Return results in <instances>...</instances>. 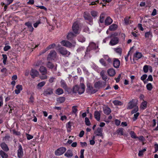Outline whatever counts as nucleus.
I'll return each instance as SVG.
<instances>
[{
  "label": "nucleus",
  "instance_id": "1",
  "mask_svg": "<svg viewBox=\"0 0 158 158\" xmlns=\"http://www.w3.org/2000/svg\"><path fill=\"white\" fill-rule=\"evenodd\" d=\"M80 87L77 85L74 86L72 89L73 93H78L79 94H83L85 90V87L83 83L80 84Z\"/></svg>",
  "mask_w": 158,
  "mask_h": 158
},
{
  "label": "nucleus",
  "instance_id": "2",
  "mask_svg": "<svg viewBox=\"0 0 158 158\" xmlns=\"http://www.w3.org/2000/svg\"><path fill=\"white\" fill-rule=\"evenodd\" d=\"M117 35V34H112L110 36V37L111 38L110 42V44L112 46L115 45L118 43L119 42V39L115 36Z\"/></svg>",
  "mask_w": 158,
  "mask_h": 158
},
{
  "label": "nucleus",
  "instance_id": "3",
  "mask_svg": "<svg viewBox=\"0 0 158 158\" xmlns=\"http://www.w3.org/2000/svg\"><path fill=\"white\" fill-rule=\"evenodd\" d=\"M57 53L55 50H52L48 56L47 59L48 61L54 60L56 57Z\"/></svg>",
  "mask_w": 158,
  "mask_h": 158
},
{
  "label": "nucleus",
  "instance_id": "4",
  "mask_svg": "<svg viewBox=\"0 0 158 158\" xmlns=\"http://www.w3.org/2000/svg\"><path fill=\"white\" fill-rule=\"evenodd\" d=\"M79 25L78 22L76 21L74 22L72 26V30L74 33L76 34H79Z\"/></svg>",
  "mask_w": 158,
  "mask_h": 158
},
{
  "label": "nucleus",
  "instance_id": "5",
  "mask_svg": "<svg viewBox=\"0 0 158 158\" xmlns=\"http://www.w3.org/2000/svg\"><path fill=\"white\" fill-rule=\"evenodd\" d=\"M66 150V148L65 147H60L55 151V154L57 156L61 155L63 154Z\"/></svg>",
  "mask_w": 158,
  "mask_h": 158
},
{
  "label": "nucleus",
  "instance_id": "6",
  "mask_svg": "<svg viewBox=\"0 0 158 158\" xmlns=\"http://www.w3.org/2000/svg\"><path fill=\"white\" fill-rule=\"evenodd\" d=\"M59 52L63 55H67L68 56L70 54V52L63 47H60L58 50Z\"/></svg>",
  "mask_w": 158,
  "mask_h": 158
},
{
  "label": "nucleus",
  "instance_id": "7",
  "mask_svg": "<svg viewBox=\"0 0 158 158\" xmlns=\"http://www.w3.org/2000/svg\"><path fill=\"white\" fill-rule=\"evenodd\" d=\"M135 101V100L132 99L128 103L127 107V109H131L133 107L135 108L136 107H138L137 106V103Z\"/></svg>",
  "mask_w": 158,
  "mask_h": 158
},
{
  "label": "nucleus",
  "instance_id": "8",
  "mask_svg": "<svg viewBox=\"0 0 158 158\" xmlns=\"http://www.w3.org/2000/svg\"><path fill=\"white\" fill-rule=\"evenodd\" d=\"M60 83L61 86L69 93V92L70 90V89L68 87L64 81L63 80H61Z\"/></svg>",
  "mask_w": 158,
  "mask_h": 158
},
{
  "label": "nucleus",
  "instance_id": "9",
  "mask_svg": "<svg viewBox=\"0 0 158 158\" xmlns=\"http://www.w3.org/2000/svg\"><path fill=\"white\" fill-rule=\"evenodd\" d=\"M53 89L51 88H48L45 89L44 92L43 94L45 96L50 95L53 94Z\"/></svg>",
  "mask_w": 158,
  "mask_h": 158
},
{
  "label": "nucleus",
  "instance_id": "10",
  "mask_svg": "<svg viewBox=\"0 0 158 158\" xmlns=\"http://www.w3.org/2000/svg\"><path fill=\"white\" fill-rule=\"evenodd\" d=\"M18 156L19 158H21L23 156V153L22 147L21 145L19 146V149L17 153Z\"/></svg>",
  "mask_w": 158,
  "mask_h": 158
},
{
  "label": "nucleus",
  "instance_id": "11",
  "mask_svg": "<svg viewBox=\"0 0 158 158\" xmlns=\"http://www.w3.org/2000/svg\"><path fill=\"white\" fill-rule=\"evenodd\" d=\"M84 17L85 20H88L89 22L93 21L92 19L89 14L87 12H85L84 14Z\"/></svg>",
  "mask_w": 158,
  "mask_h": 158
},
{
  "label": "nucleus",
  "instance_id": "12",
  "mask_svg": "<svg viewBox=\"0 0 158 158\" xmlns=\"http://www.w3.org/2000/svg\"><path fill=\"white\" fill-rule=\"evenodd\" d=\"M120 64L119 60L117 58H114L113 63L114 67L116 68H118L119 67Z\"/></svg>",
  "mask_w": 158,
  "mask_h": 158
},
{
  "label": "nucleus",
  "instance_id": "13",
  "mask_svg": "<svg viewBox=\"0 0 158 158\" xmlns=\"http://www.w3.org/2000/svg\"><path fill=\"white\" fill-rule=\"evenodd\" d=\"M39 73L38 71L36 70L32 69L30 72V75L33 78H34L37 77Z\"/></svg>",
  "mask_w": 158,
  "mask_h": 158
},
{
  "label": "nucleus",
  "instance_id": "14",
  "mask_svg": "<svg viewBox=\"0 0 158 158\" xmlns=\"http://www.w3.org/2000/svg\"><path fill=\"white\" fill-rule=\"evenodd\" d=\"M0 146L2 149L5 152H8L9 150V148L7 145L4 142L0 144Z\"/></svg>",
  "mask_w": 158,
  "mask_h": 158
},
{
  "label": "nucleus",
  "instance_id": "15",
  "mask_svg": "<svg viewBox=\"0 0 158 158\" xmlns=\"http://www.w3.org/2000/svg\"><path fill=\"white\" fill-rule=\"evenodd\" d=\"M76 34H74L71 32H69L67 35V39L69 40H71L73 38L76 36Z\"/></svg>",
  "mask_w": 158,
  "mask_h": 158
},
{
  "label": "nucleus",
  "instance_id": "16",
  "mask_svg": "<svg viewBox=\"0 0 158 158\" xmlns=\"http://www.w3.org/2000/svg\"><path fill=\"white\" fill-rule=\"evenodd\" d=\"M94 117L95 119L98 121L100 120L101 114L100 111H95L94 113Z\"/></svg>",
  "mask_w": 158,
  "mask_h": 158
},
{
  "label": "nucleus",
  "instance_id": "17",
  "mask_svg": "<svg viewBox=\"0 0 158 158\" xmlns=\"http://www.w3.org/2000/svg\"><path fill=\"white\" fill-rule=\"evenodd\" d=\"M102 128L100 127H98L97 130L95 131L94 133L96 134L97 136H102Z\"/></svg>",
  "mask_w": 158,
  "mask_h": 158
},
{
  "label": "nucleus",
  "instance_id": "18",
  "mask_svg": "<svg viewBox=\"0 0 158 158\" xmlns=\"http://www.w3.org/2000/svg\"><path fill=\"white\" fill-rule=\"evenodd\" d=\"M61 43L63 46L68 47H70L72 45V44L67 41L63 40Z\"/></svg>",
  "mask_w": 158,
  "mask_h": 158
},
{
  "label": "nucleus",
  "instance_id": "19",
  "mask_svg": "<svg viewBox=\"0 0 158 158\" xmlns=\"http://www.w3.org/2000/svg\"><path fill=\"white\" fill-rule=\"evenodd\" d=\"M107 72L110 76H114L116 73L115 70L113 69H108Z\"/></svg>",
  "mask_w": 158,
  "mask_h": 158
},
{
  "label": "nucleus",
  "instance_id": "20",
  "mask_svg": "<svg viewBox=\"0 0 158 158\" xmlns=\"http://www.w3.org/2000/svg\"><path fill=\"white\" fill-rule=\"evenodd\" d=\"M25 25L27 26L29 30L32 32L33 31L34 28L32 27V24L31 23L29 22H27L25 23Z\"/></svg>",
  "mask_w": 158,
  "mask_h": 158
},
{
  "label": "nucleus",
  "instance_id": "21",
  "mask_svg": "<svg viewBox=\"0 0 158 158\" xmlns=\"http://www.w3.org/2000/svg\"><path fill=\"white\" fill-rule=\"evenodd\" d=\"M142 56V54L141 53L136 52L134 54L133 58L136 60H138V59L140 58Z\"/></svg>",
  "mask_w": 158,
  "mask_h": 158
},
{
  "label": "nucleus",
  "instance_id": "22",
  "mask_svg": "<svg viewBox=\"0 0 158 158\" xmlns=\"http://www.w3.org/2000/svg\"><path fill=\"white\" fill-rule=\"evenodd\" d=\"M40 72L43 75H45L47 73V70L46 67L42 66L40 67L39 69Z\"/></svg>",
  "mask_w": 158,
  "mask_h": 158
},
{
  "label": "nucleus",
  "instance_id": "23",
  "mask_svg": "<svg viewBox=\"0 0 158 158\" xmlns=\"http://www.w3.org/2000/svg\"><path fill=\"white\" fill-rule=\"evenodd\" d=\"M112 19L110 17H108L105 20V25H108L111 24L112 22Z\"/></svg>",
  "mask_w": 158,
  "mask_h": 158
},
{
  "label": "nucleus",
  "instance_id": "24",
  "mask_svg": "<svg viewBox=\"0 0 158 158\" xmlns=\"http://www.w3.org/2000/svg\"><path fill=\"white\" fill-rule=\"evenodd\" d=\"M16 89L15 90V93L17 94H19L22 89V86L21 85H18L16 86Z\"/></svg>",
  "mask_w": 158,
  "mask_h": 158
},
{
  "label": "nucleus",
  "instance_id": "25",
  "mask_svg": "<svg viewBox=\"0 0 158 158\" xmlns=\"http://www.w3.org/2000/svg\"><path fill=\"white\" fill-rule=\"evenodd\" d=\"M64 156L68 158L72 157L73 156V154L72 151L70 150H68L65 153Z\"/></svg>",
  "mask_w": 158,
  "mask_h": 158
},
{
  "label": "nucleus",
  "instance_id": "26",
  "mask_svg": "<svg viewBox=\"0 0 158 158\" xmlns=\"http://www.w3.org/2000/svg\"><path fill=\"white\" fill-rule=\"evenodd\" d=\"M100 74L102 79L106 81L107 79V76L105 74V72L103 70H102L100 73Z\"/></svg>",
  "mask_w": 158,
  "mask_h": 158
},
{
  "label": "nucleus",
  "instance_id": "27",
  "mask_svg": "<svg viewBox=\"0 0 158 158\" xmlns=\"http://www.w3.org/2000/svg\"><path fill=\"white\" fill-rule=\"evenodd\" d=\"M63 93V89L60 88H58L55 91V94L58 95H60Z\"/></svg>",
  "mask_w": 158,
  "mask_h": 158
},
{
  "label": "nucleus",
  "instance_id": "28",
  "mask_svg": "<svg viewBox=\"0 0 158 158\" xmlns=\"http://www.w3.org/2000/svg\"><path fill=\"white\" fill-rule=\"evenodd\" d=\"M103 111L104 114L107 115H109L111 112L110 109L108 107L105 108Z\"/></svg>",
  "mask_w": 158,
  "mask_h": 158
},
{
  "label": "nucleus",
  "instance_id": "29",
  "mask_svg": "<svg viewBox=\"0 0 158 158\" xmlns=\"http://www.w3.org/2000/svg\"><path fill=\"white\" fill-rule=\"evenodd\" d=\"M0 155L2 158H7L8 155L2 150L0 151Z\"/></svg>",
  "mask_w": 158,
  "mask_h": 158
},
{
  "label": "nucleus",
  "instance_id": "30",
  "mask_svg": "<svg viewBox=\"0 0 158 158\" xmlns=\"http://www.w3.org/2000/svg\"><path fill=\"white\" fill-rule=\"evenodd\" d=\"M117 25L115 24H113L110 26L109 28V30L110 31H115L117 28Z\"/></svg>",
  "mask_w": 158,
  "mask_h": 158
},
{
  "label": "nucleus",
  "instance_id": "31",
  "mask_svg": "<svg viewBox=\"0 0 158 158\" xmlns=\"http://www.w3.org/2000/svg\"><path fill=\"white\" fill-rule=\"evenodd\" d=\"M50 61H49L46 64V66L49 69H52L54 68V66L52 63Z\"/></svg>",
  "mask_w": 158,
  "mask_h": 158
},
{
  "label": "nucleus",
  "instance_id": "32",
  "mask_svg": "<svg viewBox=\"0 0 158 158\" xmlns=\"http://www.w3.org/2000/svg\"><path fill=\"white\" fill-rule=\"evenodd\" d=\"M123 128H119L117 130V133L120 135H123Z\"/></svg>",
  "mask_w": 158,
  "mask_h": 158
},
{
  "label": "nucleus",
  "instance_id": "33",
  "mask_svg": "<svg viewBox=\"0 0 158 158\" xmlns=\"http://www.w3.org/2000/svg\"><path fill=\"white\" fill-rule=\"evenodd\" d=\"M65 100V98L64 97H60L57 98V101L60 103L64 102Z\"/></svg>",
  "mask_w": 158,
  "mask_h": 158
},
{
  "label": "nucleus",
  "instance_id": "34",
  "mask_svg": "<svg viewBox=\"0 0 158 158\" xmlns=\"http://www.w3.org/2000/svg\"><path fill=\"white\" fill-rule=\"evenodd\" d=\"M113 103L115 105H122L123 103L118 100H114L113 102Z\"/></svg>",
  "mask_w": 158,
  "mask_h": 158
},
{
  "label": "nucleus",
  "instance_id": "35",
  "mask_svg": "<svg viewBox=\"0 0 158 158\" xmlns=\"http://www.w3.org/2000/svg\"><path fill=\"white\" fill-rule=\"evenodd\" d=\"M150 36H152V34L151 32L149 31L145 33V37L149 38Z\"/></svg>",
  "mask_w": 158,
  "mask_h": 158
},
{
  "label": "nucleus",
  "instance_id": "36",
  "mask_svg": "<svg viewBox=\"0 0 158 158\" xmlns=\"http://www.w3.org/2000/svg\"><path fill=\"white\" fill-rule=\"evenodd\" d=\"M2 56L3 58V62L4 64H6V62L7 59V55L6 54H2Z\"/></svg>",
  "mask_w": 158,
  "mask_h": 158
},
{
  "label": "nucleus",
  "instance_id": "37",
  "mask_svg": "<svg viewBox=\"0 0 158 158\" xmlns=\"http://www.w3.org/2000/svg\"><path fill=\"white\" fill-rule=\"evenodd\" d=\"M149 66L148 65H145L143 67V71L145 73H147L148 72L149 69Z\"/></svg>",
  "mask_w": 158,
  "mask_h": 158
},
{
  "label": "nucleus",
  "instance_id": "38",
  "mask_svg": "<svg viewBox=\"0 0 158 158\" xmlns=\"http://www.w3.org/2000/svg\"><path fill=\"white\" fill-rule=\"evenodd\" d=\"M104 15V14H102L100 17L99 21L101 23H102L104 22V19L105 18Z\"/></svg>",
  "mask_w": 158,
  "mask_h": 158
},
{
  "label": "nucleus",
  "instance_id": "39",
  "mask_svg": "<svg viewBox=\"0 0 158 158\" xmlns=\"http://www.w3.org/2000/svg\"><path fill=\"white\" fill-rule=\"evenodd\" d=\"M147 89L149 91L151 90L152 88V86L151 83H149L146 85Z\"/></svg>",
  "mask_w": 158,
  "mask_h": 158
},
{
  "label": "nucleus",
  "instance_id": "40",
  "mask_svg": "<svg viewBox=\"0 0 158 158\" xmlns=\"http://www.w3.org/2000/svg\"><path fill=\"white\" fill-rule=\"evenodd\" d=\"M56 45L55 44H52L50 45L47 48V50L53 48L56 46Z\"/></svg>",
  "mask_w": 158,
  "mask_h": 158
},
{
  "label": "nucleus",
  "instance_id": "41",
  "mask_svg": "<svg viewBox=\"0 0 158 158\" xmlns=\"http://www.w3.org/2000/svg\"><path fill=\"white\" fill-rule=\"evenodd\" d=\"M85 122L86 125L87 126H89L91 124L89 119L87 117H86L85 118Z\"/></svg>",
  "mask_w": 158,
  "mask_h": 158
},
{
  "label": "nucleus",
  "instance_id": "42",
  "mask_svg": "<svg viewBox=\"0 0 158 158\" xmlns=\"http://www.w3.org/2000/svg\"><path fill=\"white\" fill-rule=\"evenodd\" d=\"M99 61L100 63L103 66H106L107 65V64H106V62L104 61V60L102 58Z\"/></svg>",
  "mask_w": 158,
  "mask_h": 158
},
{
  "label": "nucleus",
  "instance_id": "43",
  "mask_svg": "<svg viewBox=\"0 0 158 158\" xmlns=\"http://www.w3.org/2000/svg\"><path fill=\"white\" fill-rule=\"evenodd\" d=\"M102 85V83L100 81H98L95 83L94 86L96 88H99Z\"/></svg>",
  "mask_w": 158,
  "mask_h": 158
},
{
  "label": "nucleus",
  "instance_id": "44",
  "mask_svg": "<svg viewBox=\"0 0 158 158\" xmlns=\"http://www.w3.org/2000/svg\"><path fill=\"white\" fill-rule=\"evenodd\" d=\"M130 134L131 135V137L132 138L136 139L137 138L135 135V134L133 131H131L130 132Z\"/></svg>",
  "mask_w": 158,
  "mask_h": 158
},
{
  "label": "nucleus",
  "instance_id": "45",
  "mask_svg": "<svg viewBox=\"0 0 158 158\" xmlns=\"http://www.w3.org/2000/svg\"><path fill=\"white\" fill-rule=\"evenodd\" d=\"M91 14L93 17H95L97 15V12L95 11H93L91 12Z\"/></svg>",
  "mask_w": 158,
  "mask_h": 158
},
{
  "label": "nucleus",
  "instance_id": "46",
  "mask_svg": "<svg viewBox=\"0 0 158 158\" xmlns=\"http://www.w3.org/2000/svg\"><path fill=\"white\" fill-rule=\"evenodd\" d=\"M115 51L120 54H121L122 50V49L120 48H117L115 49Z\"/></svg>",
  "mask_w": 158,
  "mask_h": 158
},
{
  "label": "nucleus",
  "instance_id": "47",
  "mask_svg": "<svg viewBox=\"0 0 158 158\" xmlns=\"http://www.w3.org/2000/svg\"><path fill=\"white\" fill-rule=\"evenodd\" d=\"M10 138V136L8 135H6L3 138V140L6 141H9Z\"/></svg>",
  "mask_w": 158,
  "mask_h": 158
},
{
  "label": "nucleus",
  "instance_id": "48",
  "mask_svg": "<svg viewBox=\"0 0 158 158\" xmlns=\"http://www.w3.org/2000/svg\"><path fill=\"white\" fill-rule=\"evenodd\" d=\"M138 110V107H136L135 108H134V109L132 110L131 111V113L132 114H133L135 113H136Z\"/></svg>",
  "mask_w": 158,
  "mask_h": 158
},
{
  "label": "nucleus",
  "instance_id": "49",
  "mask_svg": "<svg viewBox=\"0 0 158 158\" xmlns=\"http://www.w3.org/2000/svg\"><path fill=\"white\" fill-rule=\"evenodd\" d=\"M130 17H126L124 19V21L125 23L126 24H128L129 23V19H130Z\"/></svg>",
  "mask_w": 158,
  "mask_h": 158
},
{
  "label": "nucleus",
  "instance_id": "50",
  "mask_svg": "<svg viewBox=\"0 0 158 158\" xmlns=\"http://www.w3.org/2000/svg\"><path fill=\"white\" fill-rule=\"evenodd\" d=\"M73 124L72 122H69L66 124V127L67 128L71 129L72 125Z\"/></svg>",
  "mask_w": 158,
  "mask_h": 158
},
{
  "label": "nucleus",
  "instance_id": "51",
  "mask_svg": "<svg viewBox=\"0 0 158 158\" xmlns=\"http://www.w3.org/2000/svg\"><path fill=\"white\" fill-rule=\"evenodd\" d=\"M77 106H74L72 107V112L74 113H76L77 111Z\"/></svg>",
  "mask_w": 158,
  "mask_h": 158
},
{
  "label": "nucleus",
  "instance_id": "52",
  "mask_svg": "<svg viewBox=\"0 0 158 158\" xmlns=\"http://www.w3.org/2000/svg\"><path fill=\"white\" fill-rule=\"evenodd\" d=\"M139 113L138 112L136 113L134 115V117L133 118V121H135L137 118L138 117L139 115Z\"/></svg>",
  "mask_w": 158,
  "mask_h": 158
},
{
  "label": "nucleus",
  "instance_id": "53",
  "mask_svg": "<svg viewBox=\"0 0 158 158\" xmlns=\"http://www.w3.org/2000/svg\"><path fill=\"white\" fill-rule=\"evenodd\" d=\"M26 135L27 137V139L28 140L31 139L33 138V136L27 133L26 134Z\"/></svg>",
  "mask_w": 158,
  "mask_h": 158
},
{
  "label": "nucleus",
  "instance_id": "54",
  "mask_svg": "<svg viewBox=\"0 0 158 158\" xmlns=\"http://www.w3.org/2000/svg\"><path fill=\"white\" fill-rule=\"evenodd\" d=\"M40 23V20L37 21L34 24V27L35 28L37 27L38 25Z\"/></svg>",
  "mask_w": 158,
  "mask_h": 158
},
{
  "label": "nucleus",
  "instance_id": "55",
  "mask_svg": "<svg viewBox=\"0 0 158 158\" xmlns=\"http://www.w3.org/2000/svg\"><path fill=\"white\" fill-rule=\"evenodd\" d=\"M12 132L14 134H15L17 135H20V133L19 132L15 130H12Z\"/></svg>",
  "mask_w": 158,
  "mask_h": 158
},
{
  "label": "nucleus",
  "instance_id": "56",
  "mask_svg": "<svg viewBox=\"0 0 158 158\" xmlns=\"http://www.w3.org/2000/svg\"><path fill=\"white\" fill-rule=\"evenodd\" d=\"M147 74H144L141 77V79L142 80L144 81L147 78Z\"/></svg>",
  "mask_w": 158,
  "mask_h": 158
},
{
  "label": "nucleus",
  "instance_id": "57",
  "mask_svg": "<svg viewBox=\"0 0 158 158\" xmlns=\"http://www.w3.org/2000/svg\"><path fill=\"white\" fill-rule=\"evenodd\" d=\"M96 44L94 42L91 43H90L89 45V46L93 48H95L96 47Z\"/></svg>",
  "mask_w": 158,
  "mask_h": 158
},
{
  "label": "nucleus",
  "instance_id": "58",
  "mask_svg": "<svg viewBox=\"0 0 158 158\" xmlns=\"http://www.w3.org/2000/svg\"><path fill=\"white\" fill-rule=\"evenodd\" d=\"M45 82L44 81L38 83V86L40 87H42L45 85Z\"/></svg>",
  "mask_w": 158,
  "mask_h": 158
},
{
  "label": "nucleus",
  "instance_id": "59",
  "mask_svg": "<svg viewBox=\"0 0 158 158\" xmlns=\"http://www.w3.org/2000/svg\"><path fill=\"white\" fill-rule=\"evenodd\" d=\"M138 27L142 31H143L144 30L143 28L142 27V25L141 23L138 24Z\"/></svg>",
  "mask_w": 158,
  "mask_h": 158
},
{
  "label": "nucleus",
  "instance_id": "60",
  "mask_svg": "<svg viewBox=\"0 0 158 158\" xmlns=\"http://www.w3.org/2000/svg\"><path fill=\"white\" fill-rule=\"evenodd\" d=\"M10 48V47L9 46H5L4 48V50L5 51H8Z\"/></svg>",
  "mask_w": 158,
  "mask_h": 158
},
{
  "label": "nucleus",
  "instance_id": "61",
  "mask_svg": "<svg viewBox=\"0 0 158 158\" xmlns=\"http://www.w3.org/2000/svg\"><path fill=\"white\" fill-rule=\"evenodd\" d=\"M147 81H153L152 77L151 75H149L148 76V77L147 79Z\"/></svg>",
  "mask_w": 158,
  "mask_h": 158
},
{
  "label": "nucleus",
  "instance_id": "62",
  "mask_svg": "<svg viewBox=\"0 0 158 158\" xmlns=\"http://www.w3.org/2000/svg\"><path fill=\"white\" fill-rule=\"evenodd\" d=\"M80 143L81 144V145L82 147H83L84 146L86 147L87 146V144L85 142H80Z\"/></svg>",
  "mask_w": 158,
  "mask_h": 158
},
{
  "label": "nucleus",
  "instance_id": "63",
  "mask_svg": "<svg viewBox=\"0 0 158 158\" xmlns=\"http://www.w3.org/2000/svg\"><path fill=\"white\" fill-rule=\"evenodd\" d=\"M154 146H155V152H156L157 151H158V144H157V143L155 144L154 145Z\"/></svg>",
  "mask_w": 158,
  "mask_h": 158
},
{
  "label": "nucleus",
  "instance_id": "64",
  "mask_svg": "<svg viewBox=\"0 0 158 158\" xmlns=\"http://www.w3.org/2000/svg\"><path fill=\"white\" fill-rule=\"evenodd\" d=\"M115 124L117 126H118L120 125V121L118 119H116L115 120Z\"/></svg>",
  "mask_w": 158,
  "mask_h": 158
}]
</instances>
